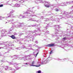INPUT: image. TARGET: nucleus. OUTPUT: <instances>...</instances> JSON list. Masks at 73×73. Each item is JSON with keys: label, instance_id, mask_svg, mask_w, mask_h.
Segmentation results:
<instances>
[{"label": "nucleus", "instance_id": "603ef678", "mask_svg": "<svg viewBox=\"0 0 73 73\" xmlns=\"http://www.w3.org/2000/svg\"><path fill=\"white\" fill-rule=\"evenodd\" d=\"M24 64H25V65H28V64L27 63H24Z\"/></svg>", "mask_w": 73, "mask_h": 73}, {"label": "nucleus", "instance_id": "79ce46f5", "mask_svg": "<svg viewBox=\"0 0 73 73\" xmlns=\"http://www.w3.org/2000/svg\"><path fill=\"white\" fill-rule=\"evenodd\" d=\"M52 52H53V50H51V51L50 52V54H52Z\"/></svg>", "mask_w": 73, "mask_h": 73}, {"label": "nucleus", "instance_id": "1a4fd4ad", "mask_svg": "<svg viewBox=\"0 0 73 73\" xmlns=\"http://www.w3.org/2000/svg\"><path fill=\"white\" fill-rule=\"evenodd\" d=\"M60 26L54 25V28L56 32H59V28H60Z\"/></svg>", "mask_w": 73, "mask_h": 73}, {"label": "nucleus", "instance_id": "a19ab883", "mask_svg": "<svg viewBox=\"0 0 73 73\" xmlns=\"http://www.w3.org/2000/svg\"><path fill=\"white\" fill-rule=\"evenodd\" d=\"M19 24H20V25H21V24H25L24 23V22H22V23H19Z\"/></svg>", "mask_w": 73, "mask_h": 73}, {"label": "nucleus", "instance_id": "ea45409f", "mask_svg": "<svg viewBox=\"0 0 73 73\" xmlns=\"http://www.w3.org/2000/svg\"><path fill=\"white\" fill-rule=\"evenodd\" d=\"M14 12V10H12V11H11L10 12V13H13Z\"/></svg>", "mask_w": 73, "mask_h": 73}, {"label": "nucleus", "instance_id": "37998d69", "mask_svg": "<svg viewBox=\"0 0 73 73\" xmlns=\"http://www.w3.org/2000/svg\"><path fill=\"white\" fill-rule=\"evenodd\" d=\"M12 1H16L17 2L18 1H19V0H12Z\"/></svg>", "mask_w": 73, "mask_h": 73}, {"label": "nucleus", "instance_id": "864d4df0", "mask_svg": "<svg viewBox=\"0 0 73 73\" xmlns=\"http://www.w3.org/2000/svg\"><path fill=\"white\" fill-rule=\"evenodd\" d=\"M36 25H37L36 24H35V25H32V26L36 27Z\"/></svg>", "mask_w": 73, "mask_h": 73}, {"label": "nucleus", "instance_id": "13d9d810", "mask_svg": "<svg viewBox=\"0 0 73 73\" xmlns=\"http://www.w3.org/2000/svg\"><path fill=\"white\" fill-rule=\"evenodd\" d=\"M28 46H30V48H31V46H32V45H31V44L29 45L28 46Z\"/></svg>", "mask_w": 73, "mask_h": 73}, {"label": "nucleus", "instance_id": "473e14b6", "mask_svg": "<svg viewBox=\"0 0 73 73\" xmlns=\"http://www.w3.org/2000/svg\"><path fill=\"white\" fill-rule=\"evenodd\" d=\"M26 13H27V14H28L29 13H29V12H28V11H26V12H25L23 14V15H24V14H25Z\"/></svg>", "mask_w": 73, "mask_h": 73}, {"label": "nucleus", "instance_id": "052dcab7", "mask_svg": "<svg viewBox=\"0 0 73 73\" xmlns=\"http://www.w3.org/2000/svg\"><path fill=\"white\" fill-rule=\"evenodd\" d=\"M23 26V27H27V26H26L25 25H24Z\"/></svg>", "mask_w": 73, "mask_h": 73}, {"label": "nucleus", "instance_id": "423d86ee", "mask_svg": "<svg viewBox=\"0 0 73 73\" xmlns=\"http://www.w3.org/2000/svg\"><path fill=\"white\" fill-rule=\"evenodd\" d=\"M31 63L32 65L31 64ZM30 63H29V64H30V66H36V67H39L41 66V65L40 64L39 65H33L35 64V61H33V62H31Z\"/></svg>", "mask_w": 73, "mask_h": 73}, {"label": "nucleus", "instance_id": "ddd939ff", "mask_svg": "<svg viewBox=\"0 0 73 73\" xmlns=\"http://www.w3.org/2000/svg\"><path fill=\"white\" fill-rule=\"evenodd\" d=\"M62 3L58 4V6H65L66 5V3L64 2H62ZM62 4H63V5H62Z\"/></svg>", "mask_w": 73, "mask_h": 73}, {"label": "nucleus", "instance_id": "c9c22d12", "mask_svg": "<svg viewBox=\"0 0 73 73\" xmlns=\"http://www.w3.org/2000/svg\"><path fill=\"white\" fill-rule=\"evenodd\" d=\"M8 17H6V18L7 17H11V14H9L8 15Z\"/></svg>", "mask_w": 73, "mask_h": 73}, {"label": "nucleus", "instance_id": "6e6552de", "mask_svg": "<svg viewBox=\"0 0 73 73\" xmlns=\"http://www.w3.org/2000/svg\"><path fill=\"white\" fill-rule=\"evenodd\" d=\"M9 5H11V6H12V7H20V5L19 4L17 3L15 5H13V4H9Z\"/></svg>", "mask_w": 73, "mask_h": 73}, {"label": "nucleus", "instance_id": "69168bd1", "mask_svg": "<svg viewBox=\"0 0 73 73\" xmlns=\"http://www.w3.org/2000/svg\"><path fill=\"white\" fill-rule=\"evenodd\" d=\"M16 59H17V58H13V60H15Z\"/></svg>", "mask_w": 73, "mask_h": 73}, {"label": "nucleus", "instance_id": "4d7b16f0", "mask_svg": "<svg viewBox=\"0 0 73 73\" xmlns=\"http://www.w3.org/2000/svg\"><path fill=\"white\" fill-rule=\"evenodd\" d=\"M38 54V52H37L36 54V56H35V57H36V56H37V54Z\"/></svg>", "mask_w": 73, "mask_h": 73}, {"label": "nucleus", "instance_id": "2eb2a0df", "mask_svg": "<svg viewBox=\"0 0 73 73\" xmlns=\"http://www.w3.org/2000/svg\"><path fill=\"white\" fill-rule=\"evenodd\" d=\"M15 20H14V19H12L10 20H7V21L8 23H9L10 24H13V23H12V22L14 21Z\"/></svg>", "mask_w": 73, "mask_h": 73}, {"label": "nucleus", "instance_id": "a878e982", "mask_svg": "<svg viewBox=\"0 0 73 73\" xmlns=\"http://www.w3.org/2000/svg\"><path fill=\"white\" fill-rule=\"evenodd\" d=\"M36 21V20H33L32 19H30L28 20V21Z\"/></svg>", "mask_w": 73, "mask_h": 73}, {"label": "nucleus", "instance_id": "3c124183", "mask_svg": "<svg viewBox=\"0 0 73 73\" xmlns=\"http://www.w3.org/2000/svg\"><path fill=\"white\" fill-rule=\"evenodd\" d=\"M19 56V55H14V56H15V57H17V56Z\"/></svg>", "mask_w": 73, "mask_h": 73}, {"label": "nucleus", "instance_id": "e433bc0d", "mask_svg": "<svg viewBox=\"0 0 73 73\" xmlns=\"http://www.w3.org/2000/svg\"><path fill=\"white\" fill-rule=\"evenodd\" d=\"M38 0V1H40V2L41 3H44L43 1H42V0Z\"/></svg>", "mask_w": 73, "mask_h": 73}, {"label": "nucleus", "instance_id": "09e8293b", "mask_svg": "<svg viewBox=\"0 0 73 73\" xmlns=\"http://www.w3.org/2000/svg\"><path fill=\"white\" fill-rule=\"evenodd\" d=\"M34 31V33H35V32H37V31H38L35 30V31Z\"/></svg>", "mask_w": 73, "mask_h": 73}, {"label": "nucleus", "instance_id": "de8ad7c7", "mask_svg": "<svg viewBox=\"0 0 73 73\" xmlns=\"http://www.w3.org/2000/svg\"><path fill=\"white\" fill-rule=\"evenodd\" d=\"M35 43L36 44H38V41L36 40L35 42Z\"/></svg>", "mask_w": 73, "mask_h": 73}, {"label": "nucleus", "instance_id": "aec40b11", "mask_svg": "<svg viewBox=\"0 0 73 73\" xmlns=\"http://www.w3.org/2000/svg\"><path fill=\"white\" fill-rule=\"evenodd\" d=\"M43 32L45 33H44L43 35H46V34H48V33H49V31H46L45 30H43Z\"/></svg>", "mask_w": 73, "mask_h": 73}, {"label": "nucleus", "instance_id": "a211bd4d", "mask_svg": "<svg viewBox=\"0 0 73 73\" xmlns=\"http://www.w3.org/2000/svg\"><path fill=\"white\" fill-rule=\"evenodd\" d=\"M27 33H29L30 34H33L34 33V31H27Z\"/></svg>", "mask_w": 73, "mask_h": 73}, {"label": "nucleus", "instance_id": "72a5a7b5", "mask_svg": "<svg viewBox=\"0 0 73 73\" xmlns=\"http://www.w3.org/2000/svg\"><path fill=\"white\" fill-rule=\"evenodd\" d=\"M0 19H1V20H3V19H4V18H5V17H3L1 16H0Z\"/></svg>", "mask_w": 73, "mask_h": 73}, {"label": "nucleus", "instance_id": "39448f33", "mask_svg": "<svg viewBox=\"0 0 73 73\" xmlns=\"http://www.w3.org/2000/svg\"><path fill=\"white\" fill-rule=\"evenodd\" d=\"M13 24L14 25V27H22V25H19L20 23L17 22H13Z\"/></svg>", "mask_w": 73, "mask_h": 73}, {"label": "nucleus", "instance_id": "c85d7f7f", "mask_svg": "<svg viewBox=\"0 0 73 73\" xmlns=\"http://www.w3.org/2000/svg\"><path fill=\"white\" fill-rule=\"evenodd\" d=\"M44 20L45 21V22H46V21H48V20H49V19L48 18L44 19Z\"/></svg>", "mask_w": 73, "mask_h": 73}, {"label": "nucleus", "instance_id": "49530a36", "mask_svg": "<svg viewBox=\"0 0 73 73\" xmlns=\"http://www.w3.org/2000/svg\"><path fill=\"white\" fill-rule=\"evenodd\" d=\"M66 4H70V3L69 2V1L67 2L66 3Z\"/></svg>", "mask_w": 73, "mask_h": 73}, {"label": "nucleus", "instance_id": "e2e57ef3", "mask_svg": "<svg viewBox=\"0 0 73 73\" xmlns=\"http://www.w3.org/2000/svg\"><path fill=\"white\" fill-rule=\"evenodd\" d=\"M33 16H36L37 17V16H36V15H33Z\"/></svg>", "mask_w": 73, "mask_h": 73}, {"label": "nucleus", "instance_id": "9b49d317", "mask_svg": "<svg viewBox=\"0 0 73 73\" xmlns=\"http://www.w3.org/2000/svg\"><path fill=\"white\" fill-rule=\"evenodd\" d=\"M27 16H28V15H27L26 16H23L22 15H20L19 16H18L19 17H18L20 18V19H22V18H23V19H24L25 18H26V17H28Z\"/></svg>", "mask_w": 73, "mask_h": 73}, {"label": "nucleus", "instance_id": "0eeeda50", "mask_svg": "<svg viewBox=\"0 0 73 73\" xmlns=\"http://www.w3.org/2000/svg\"><path fill=\"white\" fill-rule=\"evenodd\" d=\"M28 56H25L24 57H23L22 58H21L20 57H17V58H19V60H31V58H29L28 59H27L26 58L27 57H28Z\"/></svg>", "mask_w": 73, "mask_h": 73}, {"label": "nucleus", "instance_id": "f257e3e1", "mask_svg": "<svg viewBox=\"0 0 73 73\" xmlns=\"http://www.w3.org/2000/svg\"><path fill=\"white\" fill-rule=\"evenodd\" d=\"M61 14H62L63 15H64L66 16V17H67V18H68V17L72 18V17H73L71 16V15L73 14V10H72V11L69 13L66 12L64 10H62Z\"/></svg>", "mask_w": 73, "mask_h": 73}, {"label": "nucleus", "instance_id": "5fc2aeb1", "mask_svg": "<svg viewBox=\"0 0 73 73\" xmlns=\"http://www.w3.org/2000/svg\"><path fill=\"white\" fill-rule=\"evenodd\" d=\"M30 12L31 11V12H32V13H34L35 12H33V11H31V10H29Z\"/></svg>", "mask_w": 73, "mask_h": 73}, {"label": "nucleus", "instance_id": "58836bf2", "mask_svg": "<svg viewBox=\"0 0 73 73\" xmlns=\"http://www.w3.org/2000/svg\"><path fill=\"white\" fill-rule=\"evenodd\" d=\"M5 43H3L1 42V43H0V44H1V45H5Z\"/></svg>", "mask_w": 73, "mask_h": 73}, {"label": "nucleus", "instance_id": "4468645a", "mask_svg": "<svg viewBox=\"0 0 73 73\" xmlns=\"http://www.w3.org/2000/svg\"><path fill=\"white\" fill-rule=\"evenodd\" d=\"M50 60V58H48L46 60L44 61V64H46V63H48L49 61Z\"/></svg>", "mask_w": 73, "mask_h": 73}, {"label": "nucleus", "instance_id": "cd10ccee", "mask_svg": "<svg viewBox=\"0 0 73 73\" xmlns=\"http://www.w3.org/2000/svg\"><path fill=\"white\" fill-rule=\"evenodd\" d=\"M55 11H56V12H58L59 11H60V10L57 8H56L55 9Z\"/></svg>", "mask_w": 73, "mask_h": 73}, {"label": "nucleus", "instance_id": "6ab92c4d", "mask_svg": "<svg viewBox=\"0 0 73 73\" xmlns=\"http://www.w3.org/2000/svg\"><path fill=\"white\" fill-rule=\"evenodd\" d=\"M13 35H18V34L19 35V36H21V35H24V34H22V33H13Z\"/></svg>", "mask_w": 73, "mask_h": 73}, {"label": "nucleus", "instance_id": "f03ea898", "mask_svg": "<svg viewBox=\"0 0 73 73\" xmlns=\"http://www.w3.org/2000/svg\"><path fill=\"white\" fill-rule=\"evenodd\" d=\"M11 31H12V30H9L8 31H5L4 30H3L2 31V35L1 36L3 37V36H4L6 35H8L9 33H10V32Z\"/></svg>", "mask_w": 73, "mask_h": 73}, {"label": "nucleus", "instance_id": "4c0bfd02", "mask_svg": "<svg viewBox=\"0 0 73 73\" xmlns=\"http://www.w3.org/2000/svg\"><path fill=\"white\" fill-rule=\"evenodd\" d=\"M9 46V44H6V45H5V47L7 48V47H8Z\"/></svg>", "mask_w": 73, "mask_h": 73}, {"label": "nucleus", "instance_id": "a18cd8bd", "mask_svg": "<svg viewBox=\"0 0 73 73\" xmlns=\"http://www.w3.org/2000/svg\"><path fill=\"white\" fill-rule=\"evenodd\" d=\"M3 7V5L1 4L0 5V7Z\"/></svg>", "mask_w": 73, "mask_h": 73}, {"label": "nucleus", "instance_id": "774afa93", "mask_svg": "<svg viewBox=\"0 0 73 73\" xmlns=\"http://www.w3.org/2000/svg\"><path fill=\"white\" fill-rule=\"evenodd\" d=\"M71 7H72V8H73V6H72Z\"/></svg>", "mask_w": 73, "mask_h": 73}, {"label": "nucleus", "instance_id": "c756f323", "mask_svg": "<svg viewBox=\"0 0 73 73\" xmlns=\"http://www.w3.org/2000/svg\"><path fill=\"white\" fill-rule=\"evenodd\" d=\"M19 2L21 3H24V1L23 0H21V1H19Z\"/></svg>", "mask_w": 73, "mask_h": 73}, {"label": "nucleus", "instance_id": "f8f14e48", "mask_svg": "<svg viewBox=\"0 0 73 73\" xmlns=\"http://www.w3.org/2000/svg\"><path fill=\"white\" fill-rule=\"evenodd\" d=\"M46 46H48V47H52V46H54V44H50L46 45Z\"/></svg>", "mask_w": 73, "mask_h": 73}, {"label": "nucleus", "instance_id": "f3484780", "mask_svg": "<svg viewBox=\"0 0 73 73\" xmlns=\"http://www.w3.org/2000/svg\"><path fill=\"white\" fill-rule=\"evenodd\" d=\"M13 14H10V17H11V18H16V17H19V16H13Z\"/></svg>", "mask_w": 73, "mask_h": 73}, {"label": "nucleus", "instance_id": "393cba45", "mask_svg": "<svg viewBox=\"0 0 73 73\" xmlns=\"http://www.w3.org/2000/svg\"><path fill=\"white\" fill-rule=\"evenodd\" d=\"M66 60V58H64L63 59H58V61H63V60Z\"/></svg>", "mask_w": 73, "mask_h": 73}, {"label": "nucleus", "instance_id": "2f4dec72", "mask_svg": "<svg viewBox=\"0 0 73 73\" xmlns=\"http://www.w3.org/2000/svg\"><path fill=\"white\" fill-rule=\"evenodd\" d=\"M25 38H30V36H29L28 35L27 36H25Z\"/></svg>", "mask_w": 73, "mask_h": 73}, {"label": "nucleus", "instance_id": "20e7f679", "mask_svg": "<svg viewBox=\"0 0 73 73\" xmlns=\"http://www.w3.org/2000/svg\"><path fill=\"white\" fill-rule=\"evenodd\" d=\"M9 63L10 65H14V64H15L14 67L16 68L17 70H18V69H20V68L18 67V66H17V65H18L19 64H16L15 63H13L12 62H9Z\"/></svg>", "mask_w": 73, "mask_h": 73}, {"label": "nucleus", "instance_id": "bb28decb", "mask_svg": "<svg viewBox=\"0 0 73 73\" xmlns=\"http://www.w3.org/2000/svg\"><path fill=\"white\" fill-rule=\"evenodd\" d=\"M46 25H47L46 26V27H45V28H46V29H48V28L49 26L48 24H46Z\"/></svg>", "mask_w": 73, "mask_h": 73}, {"label": "nucleus", "instance_id": "dca6fc26", "mask_svg": "<svg viewBox=\"0 0 73 73\" xmlns=\"http://www.w3.org/2000/svg\"><path fill=\"white\" fill-rule=\"evenodd\" d=\"M25 47H26L25 46H23V47H19L16 48V49H23H23H24V48H26V49H28V48Z\"/></svg>", "mask_w": 73, "mask_h": 73}, {"label": "nucleus", "instance_id": "bf43d9fd", "mask_svg": "<svg viewBox=\"0 0 73 73\" xmlns=\"http://www.w3.org/2000/svg\"><path fill=\"white\" fill-rule=\"evenodd\" d=\"M38 49H40V48H41V47H38Z\"/></svg>", "mask_w": 73, "mask_h": 73}, {"label": "nucleus", "instance_id": "7c9ffc66", "mask_svg": "<svg viewBox=\"0 0 73 73\" xmlns=\"http://www.w3.org/2000/svg\"><path fill=\"white\" fill-rule=\"evenodd\" d=\"M36 73H41V71L40 70H39L38 71H36Z\"/></svg>", "mask_w": 73, "mask_h": 73}, {"label": "nucleus", "instance_id": "4be33fe9", "mask_svg": "<svg viewBox=\"0 0 73 73\" xmlns=\"http://www.w3.org/2000/svg\"><path fill=\"white\" fill-rule=\"evenodd\" d=\"M10 37H11V38L13 39H15L16 38V37H15V35H12L11 36H10Z\"/></svg>", "mask_w": 73, "mask_h": 73}, {"label": "nucleus", "instance_id": "680f3d73", "mask_svg": "<svg viewBox=\"0 0 73 73\" xmlns=\"http://www.w3.org/2000/svg\"><path fill=\"white\" fill-rule=\"evenodd\" d=\"M37 35H38V36H40V34H37Z\"/></svg>", "mask_w": 73, "mask_h": 73}, {"label": "nucleus", "instance_id": "f704fd0d", "mask_svg": "<svg viewBox=\"0 0 73 73\" xmlns=\"http://www.w3.org/2000/svg\"><path fill=\"white\" fill-rule=\"evenodd\" d=\"M40 64L41 65H44V64H45V63H44V62H41Z\"/></svg>", "mask_w": 73, "mask_h": 73}, {"label": "nucleus", "instance_id": "b1692460", "mask_svg": "<svg viewBox=\"0 0 73 73\" xmlns=\"http://www.w3.org/2000/svg\"><path fill=\"white\" fill-rule=\"evenodd\" d=\"M62 40L63 41H65V40H67V38L64 37L62 39Z\"/></svg>", "mask_w": 73, "mask_h": 73}, {"label": "nucleus", "instance_id": "412c9836", "mask_svg": "<svg viewBox=\"0 0 73 73\" xmlns=\"http://www.w3.org/2000/svg\"><path fill=\"white\" fill-rule=\"evenodd\" d=\"M30 38L31 40H33L34 39V36L33 35L30 36Z\"/></svg>", "mask_w": 73, "mask_h": 73}, {"label": "nucleus", "instance_id": "7ed1b4c3", "mask_svg": "<svg viewBox=\"0 0 73 73\" xmlns=\"http://www.w3.org/2000/svg\"><path fill=\"white\" fill-rule=\"evenodd\" d=\"M45 2L46 4L45 5V7H47V8H49V7H51V8H51V9H53V8H54V7L53 6V5L52 4H50V2L46 1H45Z\"/></svg>", "mask_w": 73, "mask_h": 73}, {"label": "nucleus", "instance_id": "338daca9", "mask_svg": "<svg viewBox=\"0 0 73 73\" xmlns=\"http://www.w3.org/2000/svg\"><path fill=\"white\" fill-rule=\"evenodd\" d=\"M35 46L36 47H38V46H37V45H36V46Z\"/></svg>", "mask_w": 73, "mask_h": 73}, {"label": "nucleus", "instance_id": "8fccbe9b", "mask_svg": "<svg viewBox=\"0 0 73 73\" xmlns=\"http://www.w3.org/2000/svg\"><path fill=\"white\" fill-rule=\"evenodd\" d=\"M58 34V32H56V33H55V36H57V35H56V34Z\"/></svg>", "mask_w": 73, "mask_h": 73}, {"label": "nucleus", "instance_id": "5701e85b", "mask_svg": "<svg viewBox=\"0 0 73 73\" xmlns=\"http://www.w3.org/2000/svg\"><path fill=\"white\" fill-rule=\"evenodd\" d=\"M60 20L59 19H52L51 20L52 21H58Z\"/></svg>", "mask_w": 73, "mask_h": 73}, {"label": "nucleus", "instance_id": "9d476101", "mask_svg": "<svg viewBox=\"0 0 73 73\" xmlns=\"http://www.w3.org/2000/svg\"><path fill=\"white\" fill-rule=\"evenodd\" d=\"M2 67L3 68H4L6 70H13V69H12V68L11 67H10L9 68H8V66H2Z\"/></svg>", "mask_w": 73, "mask_h": 73}, {"label": "nucleus", "instance_id": "6e6d98bb", "mask_svg": "<svg viewBox=\"0 0 73 73\" xmlns=\"http://www.w3.org/2000/svg\"><path fill=\"white\" fill-rule=\"evenodd\" d=\"M5 62L3 60H1L0 61V62Z\"/></svg>", "mask_w": 73, "mask_h": 73}, {"label": "nucleus", "instance_id": "0e129e2a", "mask_svg": "<svg viewBox=\"0 0 73 73\" xmlns=\"http://www.w3.org/2000/svg\"><path fill=\"white\" fill-rule=\"evenodd\" d=\"M40 62L39 61L38 62V64H40Z\"/></svg>", "mask_w": 73, "mask_h": 73}, {"label": "nucleus", "instance_id": "c03bdc74", "mask_svg": "<svg viewBox=\"0 0 73 73\" xmlns=\"http://www.w3.org/2000/svg\"><path fill=\"white\" fill-rule=\"evenodd\" d=\"M34 7H33L32 8H29V9L30 11L31 10V9H32L33 8H34Z\"/></svg>", "mask_w": 73, "mask_h": 73}]
</instances>
